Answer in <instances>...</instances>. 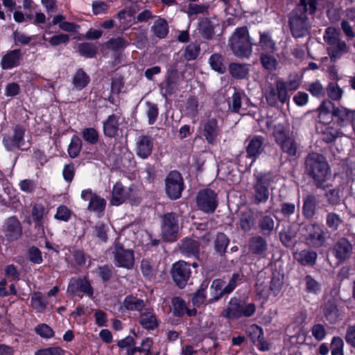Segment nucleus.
I'll return each instance as SVG.
<instances>
[{
    "instance_id": "1",
    "label": "nucleus",
    "mask_w": 355,
    "mask_h": 355,
    "mask_svg": "<svg viewBox=\"0 0 355 355\" xmlns=\"http://www.w3.org/2000/svg\"><path fill=\"white\" fill-rule=\"evenodd\" d=\"M306 168L318 187L330 178L329 165L324 157L318 153L310 154L306 160Z\"/></svg>"
},
{
    "instance_id": "2",
    "label": "nucleus",
    "mask_w": 355,
    "mask_h": 355,
    "mask_svg": "<svg viewBox=\"0 0 355 355\" xmlns=\"http://www.w3.org/2000/svg\"><path fill=\"white\" fill-rule=\"evenodd\" d=\"M233 53L239 58H249L252 53V45L246 27L236 29L230 40Z\"/></svg>"
},
{
    "instance_id": "3",
    "label": "nucleus",
    "mask_w": 355,
    "mask_h": 355,
    "mask_svg": "<svg viewBox=\"0 0 355 355\" xmlns=\"http://www.w3.org/2000/svg\"><path fill=\"white\" fill-rule=\"evenodd\" d=\"M339 34L336 28L328 27L324 34V40L327 45V51L332 61L340 58L347 52L346 44L339 40Z\"/></svg>"
},
{
    "instance_id": "4",
    "label": "nucleus",
    "mask_w": 355,
    "mask_h": 355,
    "mask_svg": "<svg viewBox=\"0 0 355 355\" xmlns=\"http://www.w3.org/2000/svg\"><path fill=\"white\" fill-rule=\"evenodd\" d=\"M291 33L295 37H302L309 33L310 23L306 14L301 8H296L291 13L289 19Z\"/></svg>"
},
{
    "instance_id": "5",
    "label": "nucleus",
    "mask_w": 355,
    "mask_h": 355,
    "mask_svg": "<svg viewBox=\"0 0 355 355\" xmlns=\"http://www.w3.org/2000/svg\"><path fill=\"white\" fill-rule=\"evenodd\" d=\"M129 200L132 205L139 202L136 191L130 187H124L121 182H116L112 189L110 203L114 206H119Z\"/></svg>"
},
{
    "instance_id": "6",
    "label": "nucleus",
    "mask_w": 355,
    "mask_h": 355,
    "mask_svg": "<svg viewBox=\"0 0 355 355\" xmlns=\"http://www.w3.org/2000/svg\"><path fill=\"white\" fill-rule=\"evenodd\" d=\"M265 97L267 103L271 106L277 105L279 102L286 103L290 98V95L287 92L285 81L277 80L275 86H269L266 90Z\"/></svg>"
},
{
    "instance_id": "7",
    "label": "nucleus",
    "mask_w": 355,
    "mask_h": 355,
    "mask_svg": "<svg viewBox=\"0 0 355 355\" xmlns=\"http://www.w3.org/2000/svg\"><path fill=\"white\" fill-rule=\"evenodd\" d=\"M273 136L276 143L281 147L282 150L290 156H294L297 152V146L295 141L291 138L283 126L275 125Z\"/></svg>"
},
{
    "instance_id": "8",
    "label": "nucleus",
    "mask_w": 355,
    "mask_h": 355,
    "mask_svg": "<svg viewBox=\"0 0 355 355\" xmlns=\"http://www.w3.org/2000/svg\"><path fill=\"white\" fill-rule=\"evenodd\" d=\"M284 284V277L280 275H274L270 281L269 286L268 284L263 285L261 283L257 284V293L262 298L267 300L271 295L277 296L281 292Z\"/></svg>"
},
{
    "instance_id": "9",
    "label": "nucleus",
    "mask_w": 355,
    "mask_h": 355,
    "mask_svg": "<svg viewBox=\"0 0 355 355\" xmlns=\"http://www.w3.org/2000/svg\"><path fill=\"white\" fill-rule=\"evenodd\" d=\"M162 234L164 240L174 241L180 230L178 217L173 213H168L162 218Z\"/></svg>"
},
{
    "instance_id": "10",
    "label": "nucleus",
    "mask_w": 355,
    "mask_h": 355,
    "mask_svg": "<svg viewBox=\"0 0 355 355\" xmlns=\"http://www.w3.org/2000/svg\"><path fill=\"white\" fill-rule=\"evenodd\" d=\"M166 192L171 199H178L180 197L184 189V182L181 174L173 171L169 173L165 180Z\"/></svg>"
},
{
    "instance_id": "11",
    "label": "nucleus",
    "mask_w": 355,
    "mask_h": 355,
    "mask_svg": "<svg viewBox=\"0 0 355 355\" xmlns=\"http://www.w3.org/2000/svg\"><path fill=\"white\" fill-rule=\"evenodd\" d=\"M305 234L307 243L315 248H319L326 241V233L323 227L318 224L306 225Z\"/></svg>"
},
{
    "instance_id": "12",
    "label": "nucleus",
    "mask_w": 355,
    "mask_h": 355,
    "mask_svg": "<svg viewBox=\"0 0 355 355\" xmlns=\"http://www.w3.org/2000/svg\"><path fill=\"white\" fill-rule=\"evenodd\" d=\"M197 205L204 212H214L217 207L216 193L210 189L200 191L197 196Z\"/></svg>"
},
{
    "instance_id": "13",
    "label": "nucleus",
    "mask_w": 355,
    "mask_h": 355,
    "mask_svg": "<svg viewBox=\"0 0 355 355\" xmlns=\"http://www.w3.org/2000/svg\"><path fill=\"white\" fill-rule=\"evenodd\" d=\"M81 198L85 201H89L88 210L96 213H102L104 211L106 205L105 200L91 189L83 190Z\"/></svg>"
},
{
    "instance_id": "14",
    "label": "nucleus",
    "mask_w": 355,
    "mask_h": 355,
    "mask_svg": "<svg viewBox=\"0 0 355 355\" xmlns=\"http://www.w3.org/2000/svg\"><path fill=\"white\" fill-rule=\"evenodd\" d=\"M2 232L8 240H17L22 234L21 224L16 216L8 217L3 222Z\"/></svg>"
},
{
    "instance_id": "15",
    "label": "nucleus",
    "mask_w": 355,
    "mask_h": 355,
    "mask_svg": "<svg viewBox=\"0 0 355 355\" xmlns=\"http://www.w3.org/2000/svg\"><path fill=\"white\" fill-rule=\"evenodd\" d=\"M113 254L115 264L119 267L131 268L133 267L135 257L132 250L123 248L119 243L115 244Z\"/></svg>"
},
{
    "instance_id": "16",
    "label": "nucleus",
    "mask_w": 355,
    "mask_h": 355,
    "mask_svg": "<svg viewBox=\"0 0 355 355\" xmlns=\"http://www.w3.org/2000/svg\"><path fill=\"white\" fill-rule=\"evenodd\" d=\"M269 184V175L263 174L257 177V182L254 186V202L256 204H259L261 202L267 201L269 197V191L268 189Z\"/></svg>"
},
{
    "instance_id": "17",
    "label": "nucleus",
    "mask_w": 355,
    "mask_h": 355,
    "mask_svg": "<svg viewBox=\"0 0 355 355\" xmlns=\"http://www.w3.org/2000/svg\"><path fill=\"white\" fill-rule=\"evenodd\" d=\"M171 274L176 284L184 288L190 277V266L185 261H178L173 264Z\"/></svg>"
},
{
    "instance_id": "18",
    "label": "nucleus",
    "mask_w": 355,
    "mask_h": 355,
    "mask_svg": "<svg viewBox=\"0 0 355 355\" xmlns=\"http://www.w3.org/2000/svg\"><path fill=\"white\" fill-rule=\"evenodd\" d=\"M24 129L17 125L14 128L12 134H7L3 136V144L6 149L12 151L19 148L24 144Z\"/></svg>"
},
{
    "instance_id": "19",
    "label": "nucleus",
    "mask_w": 355,
    "mask_h": 355,
    "mask_svg": "<svg viewBox=\"0 0 355 355\" xmlns=\"http://www.w3.org/2000/svg\"><path fill=\"white\" fill-rule=\"evenodd\" d=\"M78 292H82L90 297L93 296V288L86 278L71 279L67 287V293L75 295Z\"/></svg>"
},
{
    "instance_id": "20",
    "label": "nucleus",
    "mask_w": 355,
    "mask_h": 355,
    "mask_svg": "<svg viewBox=\"0 0 355 355\" xmlns=\"http://www.w3.org/2000/svg\"><path fill=\"white\" fill-rule=\"evenodd\" d=\"M220 131L216 119H209L202 125V133L209 144L216 143Z\"/></svg>"
},
{
    "instance_id": "21",
    "label": "nucleus",
    "mask_w": 355,
    "mask_h": 355,
    "mask_svg": "<svg viewBox=\"0 0 355 355\" xmlns=\"http://www.w3.org/2000/svg\"><path fill=\"white\" fill-rule=\"evenodd\" d=\"M153 141L149 136H139L136 141V154L142 159L148 157L153 151Z\"/></svg>"
},
{
    "instance_id": "22",
    "label": "nucleus",
    "mask_w": 355,
    "mask_h": 355,
    "mask_svg": "<svg viewBox=\"0 0 355 355\" xmlns=\"http://www.w3.org/2000/svg\"><path fill=\"white\" fill-rule=\"evenodd\" d=\"M140 325L145 329L154 330L158 325V319L153 309L147 308L144 309L139 317Z\"/></svg>"
},
{
    "instance_id": "23",
    "label": "nucleus",
    "mask_w": 355,
    "mask_h": 355,
    "mask_svg": "<svg viewBox=\"0 0 355 355\" xmlns=\"http://www.w3.org/2000/svg\"><path fill=\"white\" fill-rule=\"evenodd\" d=\"M352 249L353 247L351 243L347 239L342 238L335 244L333 252L336 259L343 261L351 256Z\"/></svg>"
},
{
    "instance_id": "24",
    "label": "nucleus",
    "mask_w": 355,
    "mask_h": 355,
    "mask_svg": "<svg viewBox=\"0 0 355 355\" xmlns=\"http://www.w3.org/2000/svg\"><path fill=\"white\" fill-rule=\"evenodd\" d=\"M323 315L330 324H336L340 320L341 313L334 301H328L322 307Z\"/></svg>"
},
{
    "instance_id": "25",
    "label": "nucleus",
    "mask_w": 355,
    "mask_h": 355,
    "mask_svg": "<svg viewBox=\"0 0 355 355\" xmlns=\"http://www.w3.org/2000/svg\"><path fill=\"white\" fill-rule=\"evenodd\" d=\"M172 306L173 314L175 316L180 317L185 313L189 316H194L197 313L196 309H189L185 301L179 297H175L172 300Z\"/></svg>"
},
{
    "instance_id": "26",
    "label": "nucleus",
    "mask_w": 355,
    "mask_h": 355,
    "mask_svg": "<svg viewBox=\"0 0 355 355\" xmlns=\"http://www.w3.org/2000/svg\"><path fill=\"white\" fill-rule=\"evenodd\" d=\"M244 98L246 101V104H248L249 100L245 98L244 94L237 92L234 89V93L231 97V100L229 101V107L233 112L239 113L241 115H245L247 107L241 106V100Z\"/></svg>"
},
{
    "instance_id": "27",
    "label": "nucleus",
    "mask_w": 355,
    "mask_h": 355,
    "mask_svg": "<svg viewBox=\"0 0 355 355\" xmlns=\"http://www.w3.org/2000/svg\"><path fill=\"white\" fill-rule=\"evenodd\" d=\"M20 51L15 49L7 53L2 58L1 65L3 69H10L19 64Z\"/></svg>"
},
{
    "instance_id": "28",
    "label": "nucleus",
    "mask_w": 355,
    "mask_h": 355,
    "mask_svg": "<svg viewBox=\"0 0 355 355\" xmlns=\"http://www.w3.org/2000/svg\"><path fill=\"white\" fill-rule=\"evenodd\" d=\"M241 304L239 299L233 297L230 300L227 308L223 311V315L228 319H236L241 317Z\"/></svg>"
},
{
    "instance_id": "29",
    "label": "nucleus",
    "mask_w": 355,
    "mask_h": 355,
    "mask_svg": "<svg viewBox=\"0 0 355 355\" xmlns=\"http://www.w3.org/2000/svg\"><path fill=\"white\" fill-rule=\"evenodd\" d=\"M249 248L253 254L265 257L268 245L264 239L259 236H254L250 240Z\"/></svg>"
},
{
    "instance_id": "30",
    "label": "nucleus",
    "mask_w": 355,
    "mask_h": 355,
    "mask_svg": "<svg viewBox=\"0 0 355 355\" xmlns=\"http://www.w3.org/2000/svg\"><path fill=\"white\" fill-rule=\"evenodd\" d=\"M317 253L312 250H304L296 252L294 259L302 265H313L317 259Z\"/></svg>"
},
{
    "instance_id": "31",
    "label": "nucleus",
    "mask_w": 355,
    "mask_h": 355,
    "mask_svg": "<svg viewBox=\"0 0 355 355\" xmlns=\"http://www.w3.org/2000/svg\"><path fill=\"white\" fill-rule=\"evenodd\" d=\"M318 200L313 195H308L304 199L302 212L304 217L308 219L312 218L315 214Z\"/></svg>"
},
{
    "instance_id": "32",
    "label": "nucleus",
    "mask_w": 355,
    "mask_h": 355,
    "mask_svg": "<svg viewBox=\"0 0 355 355\" xmlns=\"http://www.w3.org/2000/svg\"><path fill=\"white\" fill-rule=\"evenodd\" d=\"M119 129V117L115 114L110 115L103 123V131L106 136L114 137Z\"/></svg>"
},
{
    "instance_id": "33",
    "label": "nucleus",
    "mask_w": 355,
    "mask_h": 355,
    "mask_svg": "<svg viewBox=\"0 0 355 355\" xmlns=\"http://www.w3.org/2000/svg\"><path fill=\"white\" fill-rule=\"evenodd\" d=\"M263 138L261 136H254L250 139L247 146V153L250 157H256L263 150Z\"/></svg>"
},
{
    "instance_id": "34",
    "label": "nucleus",
    "mask_w": 355,
    "mask_h": 355,
    "mask_svg": "<svg viewBox=\"0 0 355 355\" xmlns=\"http://www.w3.org/2000/svg\"><path fill=\"white\" fill-rule=\"evenodd\" d=\"M249 66L241 63H231L229 66V71L231 76L236 79L245 78L249 73Z\"/></svg>"
},
{
    "instance_id": "35",
    "label": "nucleus",
    "mask_w": 355,
    "mask_h": 355,
    "mask_svg": "<svg viewBox=\"0 0 355 355\" xmlns=\"http://www.w3.org/2000/svg\"><path fill=\"white\" fill-rule=\"evenodd\" d=\"M89 81V76L82 69H79L73 77V89L82 90L88 85Z\"/></svg>"
},
{
    "instance_id": "36",
    "label": "nucleus",
    "mask_w": 355,
    "mask_h": 355,
    "mask_svg": "<svg viewBox=\"0 0 355 355\" xmlns=\"http://www.w3.org/2000/svg\"><path fill=\"white\" fill-rule=\"evenodd\" d=\"M32 307L39 313L43 312L47 307L48 302L40 292H34L31 298Z\"/></svg>"
},
{
    "instance_id": "37",
    "label": "nucleus",
    "mask_w": 355,
    "mask_h": 355,
    "mask_svg": "<svg viewBox=\"0 0 355 355\" xmlns=\"http://www.w3.org/2000/svg\"><path fill=\"white\" fill-rule=\"evenodd\" d=\"M255 219L253 211L248 209L241 213L239 225L241 230L245 232L250 231L254 225Z\"/></svg>"
},
{
    "instance_id": "38",
    "label": "nucleus",
    "mask_w": 355,
    "mask_h": 355,
    "mask_svg": "<svg viewBox=\"0 0 355 355\" xmlns=\"http://www.w3.org/2000/svg\"><path fill=\"white\" fill-rule=\"evenodd\" d=\"M151 29L155 36L164 38L168 33V25L164 19L159 17L155 21Z\"/></svg>"
},
{
    "instance_id": "39",
    "label": "nucleus",
    "mask_w": 355,
    "mask_h": 355,
    "mask_svg": "<svg viewBox=\"0 0 355 355\" xmlns=\"http://www.w3.org/2000/svg\"><path fill=\"white\" fill-rule=\"evenodd\" d=\"M259 44L263 50L269 53H273L277 49L275 42L268 33H260Z\"/></svg>"
},
{
    "instance_id": "40",
    "label": "nucleus",
    "mask_w": 355,
    "mask_h": 355,
    "mask_svg": "<svg viewBox=\"0 0 355 355\" xmlns=\"http://www.w3.org/2000/svg\"><path fill=\"white\" fill-rule=\"evenodd\" d=\"M124 307L129 311H143L144 306V300L136 297L127 296L123 301Z\"/></svg>"
},
{
    "instance_id": "41",
    "label": "nucleus",
    "mask_w": 355,
    "mask_h": 355,
    "mask_svg": "<svg viewBox=\"0 0 355 355\" xmlns=\"http://www.w3.org/2000/svg\"><path fill=\"white\" fill-rule=\"evenodd\" d=\"M181 250L182 252L187 255H196L198 252V242L193 239H186L181 243Z\"/></svg>"
},
{
    "instance_id": "42",
    "label": "nucleus",
    "mask_w": 355,
    "mask_h": 355,
    "mask_svg": "<svg viewBox=\"0 0 355 355\" xmlns=\"http://www.w3.org/2000/svg\"><path fill=\"white\" fill-rule=\"evenodd\" d=\"M118 17L123 29H127L135 22L134 12L132 10H121L119 12Z\"/></svg>"
},
{
    "instance_id": "43",
    "label": "nucleus",
    "mask_w": 355,
    "mask_h": 355,
    "mask_svg": "<svg viewBox=\"0 0 355 355\" xmlns=\"http://www.w3.org/2000/svg\"><path fill=\"white\" fill-rule=\"evenodd\" d=\"M304 282L305 284V291L311 294L318 295L321 291V285L311 275H306Z\"/></svg>"
},
{
    "instance_id": "44",
    "label": "nucleus",
    "mask_w": 355,
    "mask_h": 355,
    "mask_svg": "<svg viewBox=\"0 0 355 355\" xmlns=\"http://www.w3.org/2000/svg\"><path fill=\"white\" fill-rule=\"evenodd\" d=\"M223 57L217 53L213 54L209 59V62L211 67L219 73H223L225 72V67L223 64Z\"/></svg>"
},
{
    "instance_id": "45",
    "label": "nucleus",
    "mask_w": 355,
    "mask_h": 355,
    "mask_svg": "<svg viewBox=\"0 0 355 355\" xmlns=\"http://www.w3.org/2000/svg\"><path fill=\"white\" fill-rule=\"evenodd\" d=\"M78 51L83 56L93 58L97 53V47L94 44L83 42L78 45Z\"/></svg>"
},
{
    "instance_id": "46",
    "label": "nucleus",
    "mask_w": 355,
    "mask_h": 355,
    "mask_svg": "<svg viewBox=\"0 0 355 355\" xmlns=\"http://www.w3.org/2000/svg\"><path fill=\"white\" fill-rule=\"evenodd\" d=\"M229 244V239L223 233H218L215 239V250L220 254H223Z\"/></svg>"
},
{
    "instance_id": "47",
    "label": "nucleus",
    "mask_w": 355,
    "mask_h": 355,
    "mask_svg": "<svg viewBox=\"0 0 355 355\" xmlns=\"http://www.w3.org/2000/svg\"><path fill=\"white\" fill-rule=\"evenodd\" d=\"M82 141L77 136H73L71 138L70 144L68 147V153L70 157H76L81 150Z\"/></svg>"
},
{
    "instance_id": "48",
    "label": "nucleus",
    "mask_w": 355,
    "mask_h": 355,
    "mask_svg": "<svg viewBox=\"0 0 355 355\" xmlns=\"http://www.w3.org/2000/svg\"><path fill=\"white\" fill-rule=\"evenodd\" d=\"M248 336L253 343L261 341L263 337V329L257 324L250 325L246 330Z\"/></svg>"
},
{
    "instance_id": "49",
    "label": "nucleus",
    "mask_w": 355,
    "mask_h": 355,
    "mask_svg": "<svg viewBox=\"0 0 355 355\" xmlns=\"http://www.w3.org/2000/svg\"><path fill=\"white\" fill-rule=\"evenodd\" d=\"M223 286L224 282L221 279H215L212 282L210 289L211 295L216 300H218L225 294Z\"/></svg>"
},
{
    "instance_id": "50",
    "label": "nucleus",
    "mask_w": 355,
    "mask_h": 355,
    "mask_svg": "<svg viewBox=\"0 0 355 355\" xmlns=\"http://www.w3.org/2000/svg\"><path fill=\"white\" fill-rule=\"evenodd\" d=\"M328 96L334 100L338 101L342 98L343 90L336 83L331 82L327 88Z\"/></svg>"
},
{
    "instance_id": "51",
    "label": "nucleus",
    "mask_w": 355,
    "mask_h": 355,
    "mask_svg": "<svg viewBox=\"0 0 355 355\" xmlns=\"http://www.w3.org/2000/svg\"><path fill=\"white\" fill-rule=\"evenodd\" d=\"M200 46L197 44L191 43L189 44L184 51V58L187 61L195 60L200 53Z\"/></svg>"
},
{
    "instance_id": "52",
    "label": "nucleus",
    "mask_w": 355,
    "mask_h": 355,
    "mask_svg": "<svg viewBox=\"0 0 355 355\" xmlns=\"http://www.w3.org/2000/svg\"><path fill=\"white\" fill-rule=\"evenodd\" d=\"M300 83L301 77L298 73H293L290 74L288 80L285 82L287 92L297 90L300 87Z\"/></svg>"
},
{
    "instance_id": "53",
    "label": "nucleus",
    "mask_w": 355,
    "mask_h": 355,
    "mask_svg": "<svg viewBox=\"0 0 355 355\" xmlns=\"http://www.w3.org/2000/svg\"><path fill=\"white\" fill-rule=\"evenodd\" d=\"M342 219L340 216L336 213H328L326 217V223L329 228L332 230H338L340 225L342 223Z\"/></svg>"
},
{
    "instance_id": "54",
    "label": "nucleus",
    "mask_w": 355,
    "mask_h": 355,
    "mask_svg": "<svg viewBox=\"0 0 355 355\" xmlns=\"http://www.w3.org/2000/svg\"><path fill=\"white\" fill-rule=\"evenodd\" d=\"M261 62L265 69L269 71H274L277 69V61L272 55L262 53L261 55Z\"/></svg>"
},
{
    "instance_id": "55",
    "label": "nucleus",
    "mask_w": 355,
    "mask_h": 355,
    "mask_svg": "<svg viewBox=\"0 0 355 355\" xmlns=\"http://www.w3.org/2000/svg\"><path fill=\"white\" fill-rule=\"evenodd\" d=\"M71 211L64 205H60L57 208L54 218L56 220L67 222L71 216Z\"/></svg>"
},
{
    "instance_id": "56",
    "label": "nucleus",
    "mask_w": 355,
    "mask_h": 355,
    "mask_svg": "<svg viewBox=\"0 0 355 355\" xmlns=\"http://www.w3.org/2000/svg\"><path fill=\"white\" fill-rule=\"evenodd\" d=\"M311 331L313 338L318 341L324 340L327 336L326 328L322 324H314L312 327Z\"/></svg>"
},
{
    "instance_id": "57",
    "label": "nucleus",
    "mask_w": 355,
    "mask_h": 355,
    "mask_svg": "<svg viewBox=\"0 0 355 355\" xmlns=\"http://www.w3.org/2000/svg\"><path fill=\"white\" fill-rule=\"evenodd\" d=\"M344 343L342 338L335 336L331 343V355H343Z\"/></svg>"
},
{
    "instance_id": "58",
    "label": "nucleus",
    "mask_w": 355,
    "mask_h": 355,
    "mask_svg": "<svg viewBox=\"0 0 355 355\" xmlns=\"http://www.w3.org/2000/svg\"><path fill=\"white\" fill-rule=\"evenodd\" d=\"M128 42L122 37H116L110 40L106 46L113 51H118L128 46Z\"/></svg>"
},
{
    "instance_id": "59",
    "label": "nucleus",
    "mask_w": 355,
    "mask_h": 355,
    "mask_svg": "<svg viewBox=\"0 0 355 355\" xmlns=\"http://www.w3.org/2000/svg\"><path fill=\"white\" fill-rule=\"evenodd\" d=\"M317 0H300V4L297 8H301L305 13L309 12L313 14L316 10Z\"/></svg>"
},
{
    "instance_id": "60",
    "label": "nucleus",
    "mask_w": 355,
    "mask_h": 355,
    "mask_svg": "<svg viewBox=\"0 0 355 355\" xmlns=\"http://www.w3.org/2000/svg\"><path fill=\"white\" fill-rule=\"evenodd\" d=\"M142 274L147 279H152L155 276L156 270L147 260H143L141 263Z\"/></svg>"
},
{
    "instance_id": "61",
    "label": "nucleus",
    "mask_w": 355,
    "mask_h": 355,
    "mask_svg": "<svg viewBox=\"0 0 355 355\" xmlns=\"http://www.w3.org/2000/svg\"><path fill=\"white\" fill-rule=\"evenodd\" d=\"M92 7L94 15H98L107 13L110 6L102 1H94L92 2Z\"/></svg>"
},
{
    "instance_id": "62",
    "label": "nucleus",
    "mask_w": 355,
    "mask_h": 355,
    "mask_svg": "<svg viewBox=\"0 0 355 355\" xmlns=\"http://www.w3.org/2000/svg\"><path fill=\"white\" fill-rule=\"evenodd\" d=\"M83 137L88 143L94 144L97 142L98 135L94 128H87L83 130Z\"/></svg>"
},
{
    "instance_id": "63",
    "label": "nucleus",
    "mask_w": 355,
    "mask_h": 355,
    "mask_svg": "<svg viewBox=\"0 0 355 355\" xmlns=\"http://www.w3.org/2000/svg\"><path fill=\"white\" fill-rule=\"evenodd\" d=\"M207 10V6L204 4H196L190 3L187 6L186 11L189 16L195 15L198 14H202L206 12Z\"/></svg>"
},
{
    "instance_id": "64",
    "label": "nucleus",
    "mask_w": 355,
    "mask_h": 355,
    "mask_svg": "<svg viewBox=\"0 0 355 355\" xmlns=\"http://www.w3.org/2000/svg\"><path fill=\"white\" fill-rule=\"evenodd\" d=\"M64 350L59 347H52L40 349L35 355H64Z\"/></svg>"
}]
</instances>
